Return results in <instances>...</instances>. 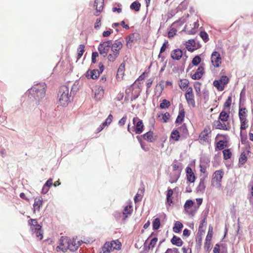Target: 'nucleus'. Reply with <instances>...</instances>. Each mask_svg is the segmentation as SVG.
Masks as SVG:
<instances>
[{
  "label": "nucleus",
  "instance_id": "15",
  "mask_svg": "<svg viewBox=\"0 0 253 253\" xmlns=\"http://www.w3.org/2000/svg\"><path fill=\"white\" fill-rule=\"evenodd\" d=\"M104 89L102 87L99 86L94 91V98L97 100H100L104 95Z\"/></svg>",
  "mask_w": 253,
  "mask_h": 253
},
{
  "label": "nucleus",
  "instance_id": "35",
  "mask_svg": "<svg viewBox=\"0 0 253 253\" xmlns=\"http://www.w3.org/2000/svg\"><path fill=\"white\" fill-rule=\"evenodd\" d=\"M170 105V103L169 101L164 99L160 104V107L161 109L168 108Z\"/></svg>",
  "mask_w": 253,
  "mask_h": 253
},
{
  "label": "nucleus",
  "instance_id": "55",
  "mask_svg": "<svg viewBox=\"0 0 253 253\" xmlns=\"http://www.w3.org/2000/svg\"><path fill=\"white\" fill-rule=\"evenodd\" d=\"M241 141L242 144H245L247 142V136L243 135L242 131L240 132Z\"/></svg>",
  "mask_w": 253,
  "mask_h": 253
},
{
  "label": "nucleus",
  "instance_id": "56",
  "mask_svg": "<svg viewBox=\"0 0 253 253\" xmlns=\"http://www.w3.org/2000/svg\"><path fill=\"white\" fill-rule=\"evenodd\" d=\"M179 176L177 175L171 176L169 181L170 183H172L176 182L178 179Z\"/></svg>",
  "mask_w": 253,
  "mask_h": 253
},
{
  "label": "nucleus",
  "instance_id": "37",
  "mask_svg": "<svg viewBox=\"0 0 253 253\" xmlns=\"http://www.w3.org/2000/svg\"><path fill=\"white\" fill-rule=\"evenodd\" d=\"M84 45L80 44L78 48V56L77 58L80 59L83 55L84 51Z\"/></svg>",
  "mask_w": 253,
  "mask_h": 253
},
{
  "label": "nucleus",
  "instance_id": "9",
  "mask_svg": "<svg viewBox=\"0 0 253 253\" xmlns=\"http://www.w3.org/2000/svg\"><path fill=\"white\" fill-rule=\"evenodd\" d=\"M138 35L137 33H132L126 37V46L131 47V45L129 44L130 43L134 42L137 41Z\"/></svg>",
  "mask_w": 253,
  "mask_h": 253
},
{
  "label": "nucleus",
  "instance_id": "47",
  "mask_svg": "<svg viewBox=\"0 0 253 253\" xmlns=\"http://www.w3.org/2000/svg\"><path fill=\"white\" fill-rule=\"evenodd\" d=\"M201 59L199 56H196L192 60V64L194 66H197L201 62Z\"/></svg>",
  "mask_w": 253,
  "mask_h": 253
},
{
  "label": "nucleus",
  "instance_id": "33",
  "mask_svg": "<svg viewBox=\"0 0 253 253\" xmlns=\"http://www.w3.org/2000/svg\"><path fill=\"white\" fill-rule=\"evenodd\" d=\"M124 71H125V65L123 63H122L120 65V66L118 69L117 77V78H120V77H122V76L124 75Z\"/></svg>",
  "mask_w": 253,
  "mask_h": 253
},
{
  "label": "nucleus",
  "instance_id": "12",
  "mask_svg": "<svg viewBox=\"0 0 253 253\" xmlns=\"http://www.w3.org/2000/svg\"><path fill=\"white\" fill-rule=\"evenodd\" d=\"M210 128H205L204 130L201 132L199 135V142L201 144H203L204 142L207 141V136L208 135Z\"/></svg>",
  "mask_w": 253,
  "mask_h": 253
},
{
  "label": "nucleus",
  "instance_id": "43",
  "mask_svg": "<svg viewBox=\"0 0 253 253\" xmlns=\"http://www.w3.org/2000/svg\"><path fill=\"white\" fill-rule=\"evenodd\" d=\"M200 36L205 42H207L209 40L208 34L205 31L201 32Z\"/></svg>",
  "mask_w": 253,
  "mask_h": 253
},
{
  "label": "nucleus",
  "instance_id": "59",
  "mask_svg": "<svg viewBox=\"0 0 253 253\" xmlns=\"http://www.w3.org/2000/svg\"><path fill=\"white\" fill-rule=\"evenodd\" d=\"M98 56V53L97 52H93L92 53L91 61L93 63L96 62V58Z\"/></svg>",
  "mask_w": 253,
  "mask_h": 253
},
{
  "label": "nucleus",
  "instance_id": "18",
  "mask_svg": "<svg viewBox=\"0 0 253 253\" xmlns=\"http://www.w3.org/2000/svg\"><path fill=\"white\" fill-rule=\"evenodd\" d=\"M123 44L120 41L116 42L112 44L111 50L113 52H118L119 53L120 50L122 48Z\"/></svg>",
  "mask_w": 253,
  "mask_h": 253
},
{
  "label": "nucleus",
  "instance_id": "60",
  "mask_svg": "<svg viewBox=\"0 0 253 253\" xmlns=\"http://www.w3.org/2000/svg\"><path fill=\"white\" fill-rule=\"evenodd\" d=\"M103 248L107 249L110 252L113 249V248L111 246V243H106L104 245Z\"/></svg>",
  "mask_w": 253,
  "mask_h": 253
},
{
  "label": "nucleus",
  "instance_id": "22",
  "mask_svg": "<svg viewBox=\"0 0 253 253\" xmlns=\"http://www.w3.org/2000/svg\"><path fill=\"white\" fill-rule=\"evenodd\" d=\"M171 242L173 245H175L178 247L181 246L183 244V241L179 237L176 236H173L171 240Z\"/></svg>",
  "mask_w": 253,
  "mask_h": 253
},
{
  "label": "nucleus",
  "instance_id": "58",
  "mask_svg": "<svg viewBox=\"0 0 253 253\" xmlns=\"http://www.w3.org/2000/svg\"><path fill=\"white\" fill-rule=\"evenodd\" d=\"M166 253H179L177 248L168 249Z\"/></svg>",
  "mask_w": 253,
  "mask_h": 253
},
{
  "label": "nucleus",
  "instance_id": "1",
  "mask_svg": "<svg viewBox=\"0 0 253 253\" xmlns=\"http://www.w3.org/2000/svg\"><path fill=\"white\" fill-rule=\"evenodd\" d=\"M76 239L77 237L71 240L67 237H61L59 245L57 247V251H62L63 252H66L68 249L72 252L76 251L81 246L80 243H76Z\"/></svg>",
  "mask_w": 253,
  "mask_h": 253
},
{
  "label": "nucleus",
  "instance_id": "42",
  "mask_svg": "<svg viewBox=\"0 0 253 253\" xmlns=\"http://www.w3.org/2000/svg\"><path fill=\"white\" fill-rule=\"evenodd\" d=\"M223 154L224 156V159L225 160H228L230 159L231 157V152L229 149H225L223 151Z\"/></svg>",
  "mask_w": 253,
  "mask_h": 253
},
{
  "label": "nucleus",
  "instance_id": "26",
  "mask_svg": "<svg viewBox=\"0 0 253 253\" xmlns=\"http://www.w3.org/2000/svg\"><path fill=\"white\" fill-rule=\"evenodd\" d=\"M229 117V115L228 113L225 111H222L219 114V119L222 122H226L228 120Z\"/></svg>",
  "mask_w": 253,
  "mask_h": 253
},
{
  "label": "nucleus",
  "instance_id": "27",
  "mask_svg": "<svg viewBox=\"0 0 253 253\" xmlns=\"http://www.w3.org/2000/svg\"><path fill=\"white\" fill-rule=\"evenodd\" d=\"M143 137L145 140L149 142H153L154 140L153 136V132L149 131L143 135Z\"/></svg>",
  "mask_w": 253,
  "mask_h": 253
},
{
  "label": "nucleus",
  "instance_id": "28",
  "mask_svg": "<svg viewBox=\"0 0 253 253\" xmlns=\"http://www.w3.org/2000/svg\"><path fill=\"white\" fill-rule=\"evenodd\" d=\"M168 41H166V42L163 43V45L162 46V47H161V49H160V53H159V55H158V57H159V58H161V59H162L163 61H164V60H165V57L164 56H163V55H162V53L163 52H164L165 51V50H166V48H167V46H168Z\"/></svg>",
  "mask_w": 253,
  "mask_h": 253
},
{
  "label": "nucleus",
  "instance_id": "61",
  "mask_svg": "<svg viewBox=\"0 0 253 253\" xmlns=\"http://www.w3.org/2000/svg\"><path fill=\"white\" fill-rule=\"evenodd\" d=\"M224 141L220 140L217 144V147L219 150H222L224 148Z\"/></svg>",
  "mask_w": 253,
  "mask_h": 253
},
{
  "label": "nucleus",
  "instance_id": "17",
  "mask_svg": "<svg viewBox=\"0 0 253 253\" xmlns=\"http://www.w3.org/2000/svg\"><path fill=\"white\" fill-rule=\"evenodd\" d=\"M180 135L184 138H187L188 135V130L185 124L182 125L178 128V130Z\"/></svg>",
  "mask_w": 253,
  "mask_h": 253
},
{
  "label": "nucleus",
  "instance_id": "25",
  "mask_svg": "<svg viewBox=\"0 0 253 253\" xmlns=\"http://www.w3.org/2000/svg\"><path fill=\"white\" fill-rule=\"evenodd\" d=\"M185 116V111L183 109H181L178 114V115L176 119L175 123H181L184 118Z\"/></svg>",
  "mask_w": 253,
  "mask_h": 253
},
{
  "label": "nucleus",
  "instance_id": "3",
  "mask_svg": "<svg viewBox=\"0 0 253 253\" xmlns=\"http://www.w3.org/2000/svg\"><path fill=\"white\" fill-rule=\"evenodd\" d=\"M59 104L62 106H66L70 102L71 95L69 93V88L66 85L60 87L58 91Z\"/></svg>",
  "mask_w": 253,
  "mask_h": 253
},
{
  "label": "nucleus",
  "instance_id": "4",
  "mask_svg": "<svg viewBox=\"0 0 253 253\" xmlns=\"http://www.w3.org/2000/svg\"><path fill=\"white\" fill-rule=\"evenodd\" d=\"M223 171L222 170H216L212 174L211 180V185L212 187L220 189L221 188V182L223 176Z\"/></svg>",
  "mask_w": 253,
  "mask_h": 253
},
{
  "label": "nucleus",
  "instance_id": "40",
  "mask_svg": "<svg viewBox=\"0 0 253 253\" xmlns=\"http://www.w3.org/2000/svg\"><path fill=\"white\" fill-rule=\"evenodd\" d=\"M119 55V53L118 52H113V53L109 54L108 56V60L110 62H114Z\"/></svg>",
  "mask_w": 253,
  "mask_h": 253
},
{
  "label": "nucleus",
  "instance_id": "23",
  "mask_svg": "<svg viewBox=\"0 0 253 253\" xmlns=\"http://www.w3.org/2000/svg\"><path fill=\"white\" fill-rule=\"evenodd\" d=\"M214 126L217 129L227 130V128L225 123H221L219 121H216L213 123Z\"/></svg>",
  "mask_w": 253,
  "mask_h": 253
},
{
  "label": "nucleus",
  "instance_id": "54",
  "mask_svg": "<svg viewBox=\"0 0 253 253\" xmlns=\"http://www.w3.org/2000/svg\"><path fill=\"white\" fill-rule=\"evenodd\" d=\"M170 117L169 113L166 112V113L162 114V120L164 122L166 123Z\"/></svg>",
  "mask_w": 253,
  "mask_h": 253
},
{
  "label": "nucleus",
  "instance_id": "36",
  "mask_svg": "<svg viewBox=\"0 0 253 253\" xmlns=\"http://www.w3.org/2000/svg\"><path fill=\"white\" fill-rule=\"evenodd\" d=\"M29 224L31 226H36L35 230H39L41 228V226L38 224L37 221L36 219H30L29 220Z\"/></svg>",
  "mask_w": 253,
  "mask_h": 253
},
{
  "label": "nucleus",
  "instance_id": "52",
  "mask_svg": "<svg viewBox=\"0 0 253 253\" xmlns=\"http://www.w3.org/2000/svg\"><path fill=\"white\" fill-rule=\"evenodd\" d=\"M126 119H127L126 115H124L123 116V117L121 120H120V121H119V122H118L119 125L120 126H124L126 122Z\"/></svg>",
  "mask_w": 253,
  "mask_h": 253
},
{
  "label": "nucleus",
  "instance_id": "64",
  "mask_svg": "<svg viewBox=\"0 0 253 253\" xmlns=\"http://www.w3.org/2000/svg\"><path fill=\"white\" fill-rule=\"evenodd\" d=\"M183 253H191V249L189 248L183 247L182 249Z\"/></svg>",
  "mask_w": 253,
  "mask_h": 253
},
{
  "label": "nucleus",
  "instance_id": "51",
  "mask_svg": "<svg viewBox=\"0 0 253 253\" xmlns=\"http://www.w3.org/2000/svg\"><path fill=\"white\" fill-rule=\"evenodd\" d=\"M157 241H158L157 238L155 237V238H153L151 240L150 243L149 245V246H148L149 249H151V248L153 249L155 246Z\"/></svg>",
  "mask_w": 253,
  "mask_h": 253
},
{
  "label": "nucleus",
  "instance_id": "8",
  "mask_svg": "<svg viewBox=\"0 0 253 253\" xmlns=\"http://www.w3.org/2000/svg\"><path fill=\"white\" fill-rule=\"evenodd\" d=\"M204 73V68L201 65L198 68L196 72L192 75L191 78L195 80H199L202 77Z\"/></svg>",
  "mask_w": 253,
  "mask_h": 253
},
{
  "label": "nucleus",
  "instance_id": "14",
  "mask_svg": "<svg viewBox=\"0 0 253 253\" xmlns=\"http://www.w3.org/2000/svg\"><path fill=\"white\" fill-rule=\"evenodd\" d=\"M42 199L41 197H37L35 199L34 207V212H35L36 211H39L40 208L42 206Z\"/></svg>",
  "mask_w": 253,
  "mask_h": 253
},
{
  "label": "nucleus",
  "instance_id": "24",
  "mask_svg": "<svg viewBox=\"0 0 253 253\" xmlns=\"http://www.w3.org/2000/svg\"><path fill=\"white\" fill-rule=\"evenodd\" d=\"M183 224L180 221H177L174 224V226L173 227V231L175 233H179L183 227Z\"/></svg>",
  "mask_w": 253,
  "mask_h": 253
},
{
  "label": "nucleus",
  "instance_id": "48",
  "mask_svg": "<svg viewBox=\"0 0 253 253\" xmlns=\"http://www.w3.org/2000/svg\"><path fill=\"white\" fill-rule=\"evenodd\" d=\"M131 206H126L125 208V209L123 211V214L125 215V217L127 216V214H130L131 213Z\"/></svg>",
  "mask_w": 253,
  "mask_h": 253
},
{
  "label": "nucleus",
  "instance_id": "10",
  "mask_svg": "<svg viewBox=\"0 0 253 253\" xmlns=\"http://www.w3.org/2000/svg\"><path fill=\"white\" fill-rule=\"evenodd\" d=\"M183 52L179 48L173 50L170 54L171 57L174 60H179L182 57Z\"/></svg>",
  "mask_w": 253,
  "mask_h": 253
},
{
  "label": "nucleus",
  "instance_id": "44",
  "mask_svg": "<svg viewBox=\"0 0 253 253\" xmlns=\"http://www.w3.org/2000/svg\"><path fill=\"white\" fill-rule=\"evenodd\" d=\"M193 202L192 200H187L184 206V209L185 211H187L188 209L191 208L193 205Z\"/></svg>",
  "mask_w": 253,
  "mask_h": 253
},
{
  "label": "nucleus",
  "instance_id": "57",
  "mask_svg": "<svg viewBox=\"0 0 253 253\" xmlns=\"http://www.w3.org/2000/svg\"><path fill=\"white\" fill-rule=\"evenodd\" d=\"M142 196L140 194L137 193L134 197V201L135 203L140 201L142 200Z\"/></svg>",
  "mask_w": 253,
  "mask_h": 253
},
{
  "label": "nucleus",
  "instance_id": "30",
  "mask_svg": "<svg viewBox=\"0 0 253 253\" xmlns=\"http://www.w3.org/2000/svg\"><path fill=\"white\" fill-rule=\"evenodd\" d=\"M213 84L219 91H222L224 89V86L220 82L219 80L214 81Z\"/></svg>",
  "mask_w": 253,
  "mask_h": 253
},
{
  "label": "nucleus",
  "instance_id": "2",
  "mask_svg": "<svg viewBox=\"0 0 253 253\" xmlns=\"http://www.w3.org/2000/svg\"><path fill=\"white\" fill-rule=\"evenodd\" d=\"M46 84L42 83L33 86L29 90V93L34 97L36 101V104H39V101L43 98L45 94Z\"/></svg>",
  "mask_w": 253,
  "mask_h": 253
},
{
  "label": "nucleus",
  "instance_id": "53",
  "mask_svg": "<svg viewBox=\"0 0 253 253\" xmlns=\"http://www.w3.org/2000/svg\"><path fill=\"white\" fill-rule=\"evenodd\" d=\"M246 112L247 110L245 108H240L239 112V117H240V114L243 115V118H246Z\"/></svg>",
  "mask_w": 253,
  "mask_h": 253
},
{
  "label": "nucleus",
  "instance_id": "6",
  "mask_svg": "<svg viewBox=\"0 0 253 253\" xmlns=\"http://www.w3.org/2000/svg\"><path fill=\"white\" fill-rule=\"evenodd\" d=\"M111 44V41H108L103 42L102 43H100L98 47V50L99 51L100 54L102 55L103 57H106Z\"/></svg>",
  "mask_w": 253,
  "mask_h": 253
},
{
  "label": "nucleus",
  "instance_id": "34",
  "mask_svg": "<svg viewBox=\"0 0 253 253\" xmlns=\"http://www.w3.org/2000/svg\"><path fill=\"white\" fill-rule=\"evenodd\" d=\"M171 138L175 141H178L180 137V133L178 130H173L171 133Z\"/></svg>",
  "mask_w": 253,
  "mask_h": 253
},
{
  "label": "nucleus",
  "instance_id": "32",
  "mask_svg": "<svg viewBox=\"0 0 253 253\" xmlns=\"http://www.w3.org/2000/svg\"><path fill=\"white\" fill-rule=\"evenodd\" d=\"M111 246L113 250H119L121 247V244L118 240L112 241L111 242Z\"/></svg>",
  "mask_w": 253,
  "mask_h": 253
},
{
  "label": "nucleus",
  "instance_id": "29",
  "mask_svg": "<svg viewBox=\"0 0 253 253\" xmlns=\"http://www.w3.org/2000/svg\"><path fill=\"white\" fill-rule=\"evenodd\" d=\"M189 83L188 80L182 79L180 80L179 83V85L181 89H184L186 87H187V86L189 85Z\"/></svg>",
  "mask_w": 253,
  "mask_h": 253
},
{
  "label": "nucleus",
  "instance_id": "46",
  "mask_svg": "<svg viewBox=\"0 0 253 253\" xmlns=\"http://www.w3.org/2000/svg\"><path fill=\"white\" fill-rule=\"evenodd\" d=\"M219 81L224 86L225 84L228 83L229 79L226 76H222Z\"/></svg>",
  "mask_w": 253,
  "mask_h": 253
},
{
  "label": "nucleus",
  "instance_id": "50",
  "mask_svg": "<svg viewBox=\"0 0 253 253\" xmlns=\"http://www.w3.org/2000/svg\"><path fill=\"white\" fill-rule=\"evenodd\" d=\"M232 102V96H228L227 99L226 100L224 104V107L225 108H229L231 106Z\"/></svg>",
  "mask_w": 253,
  "mask_h": 253
},
{
  "label": "nucleus",
  "instance_id": "31",
  "mask_svg": "<svg viewBox=\"0 0 253 253\" xmlns=\"http://www.w3.org/2000/svg\"><path fill=\"white\" fill-rule=\"evenodd\" d=\"M140 3H139L138 1H135L131 4L130 8V9L134 10L136 11H138L140 9Z\"/></svg>",
  "mask_w": 253,
  "mask_h": 253
},
{
  "label": "nucleus",
  "instance_id": "20",
  "mask_svg": "<svg viewBox=\"0 0 253 253\" xmlns=\"http://www.w3.org/2000/svg\"><path fill=\"white\" fill-rule=\"evenodd\" d=\"M240 121L241 122V131H242L243 130L245 129L248 126V121L246 118H243L241 114H240Z\"/></svg>",
  "mask_w": 253,
  "mask_h": 253
},
{
  "label": "nucleus",
  "instance_id": "19",
  "mask_svg": "<svg viewBox=\"0 0 253 253\" xmlns=\"http://www.w3.org/2000/svg\"><path fill=\"white\" fill-rule=\"evenodd\" d=\"M104 0H95L94 6L97 12H101L103 8Z\"/></svg>",
  "mask_w": 253,
  "mask_h": 253
},
{
  "label": "nucleus",
  "instance_id": "7",
  "mask_svg": "<svg viewBox=\"0 0 253 253\" xmlns=\"http://www.w3.org/2000/svg\"><path fill=\"white\" fill-rule=\"evenodd\" d=\"M221 58L217 51H213L211 55V61L212 65L216 68L219 67L221 64Z\"/></svg>",
  "mask_w": 253,
  "mask_h": 253
},
{
  "label": "nucleus",
  "instance_id": "38",
  "mask_svg": "<svg viewBox=\"0 0 253 253\" xmlns=\"http://www.w3.org/2000/svg\"><path fill=\"white\" fill-rule=\"evenodd\" d=\"M79 82L77 81L74 83V84L72 86L71 93L72 92L73 94H74L79 89Z\"/></svg>",
  "mask_w": 253,
  "mask_h": 253
},
{
  "label": "nucleus",
  "instance_id": "39",
  "mask_svg": "<svg viewBox=\"0 0 253 253\" xmlns=\"http://www.w3.org/2000/svg\"><path fill=\"white\" fill-rule=\"evenodd\" d=\"M207 225V220L206 218L204 217L201 221V222L199 225L198 229V232H204V230L203 229L204 226H206Z\"/></svg>",
  "mask_w": 253,
  "mask_h": 253
},
{
  "label": "nucleus",
  "instance_id": "11",
  "mask_svg": "<svg viewBox=\"0 0 253 253\" xmlns=\"http://www.w3.org/2000/svg\"><path fill=\"white\" fill-rule=\"evenodd\" d=\"M100 72L97 69L88 71L86 73V77L87 79H96L99 76Z\"/></svg>",
  "mask_w": 253,
  "mask_h": 253
},
{
  "label": "nucleus",
  "instance_id": "21",
  "mask_svg": "<svg viewBox=\"0 0 253 253\" xmlns=\"http://www.w3.org/2000/svg\"><path fill=\"white\" fill-rule=\"evenodd\" d=\"M185 96L188 103L191 104L193 106H194L195 102L194 99V94L189 93V92H186Z\"/></svg>",
  "mask_w": 253,
  "mask_h": 253
},
{
  "label": "nucleus",
  "instance_id": "62",
  "mask_svg": "<svg viewBox=\"0 0 253 253\" xmlns=\"http://www.w3.org/2000/svg\"><path fill=\"white\" fill-rule=\"evenodd\" d=\"M112 33H113V30H112V29H110L108 31H104L103 33V36L104 37H108Z\"/></svg>",
  "mask_w": 253,
  "mask_h": 253
},
{
  "label": "nucleus",
  "instance_id": "13",
  "mask_svg": "<svg viewBox=\"0 0 253 253\" xmlns=\"http://www.w3.org/2000/svg\"><path fill=\"white\" fill-rule=\"evenodd\" d=\"M187 179L190 182L193 183L195 180V176L191 168L188 167L186 168Z\"/></svg>",
  "mask_w": 253,
  "mask_h": 253
},
{
  "label": "nucleus",
  "instance_id": "41",
  "mask_svg": "<svg viewBox=\"0 0 253 253\" xmlns=\"http://www.w3.org/2000/svg\"><path fill=\"white\" fill-rule=\"evenodd\" d=\"M160 226V220L159 218H155L153 221V228L154 230H157Z\"/></svg>",
  "mask_w": 253,
  "mask_h": 253
},
{
  "label": "nucleus",
  "instance_id": "5",
  "mask_svg": "<svg viewBox=\"0 0 253 253\" xmlns=\"http://www.w3.org/2000/svg\"><path fill=\"white\" fill-rule=\"evenodd\" d=\"M132 123L134 126L132 127V130L134 131L136 134L141 133L144 129V125L142 121L136 117L133 118Z\"/></svg>",
  "mask_w": 253,
  "mask_h": 253
},
{
  "label": "nucleus",
  "instance_id": "45",
  "mask_svg": "<svg viewBox=\"0 0 253 253\" xmlns=\"http://www.w3.org/2000/svg\"><path fill=\"white\" fill-rule=\"evenodd\" d=\"M247 160V158L246 154L244 153H242L239 158V163L243 165L245 164Z\"/></svg>",
  "mask_w": 253,
  "mask_h": 253
},
{
  "label": "nucleus",
  "instance_id": "49",
  "mask_svg": "<svg viewBox=\"0 0 253 253\" xmlns=\"http://www.w3.org/2000/svg\"><path fill=\"white\" fill-rule=\"evenodd\" d=\"M211 236L210 237V238L209 239H208V238L206 239L204 248L207 250H210L211 248Z\"/></svg>",
  "mask_w": 253,
  "mask_h": 253
},
{
  "label": "nucleus",
  "instance_id": "16",
  "mask_svg": "<svg viewBox=\"0 0 253 253\" xmlns=\"http://www.w3.org/2000/svg\"><path fill=\"white\" fill-rule=\"evenodd\" d=\"M205 189V178L203 177L200 179V183L196 188V191L197 193H204Z\"/></svg>",
  "mask_w": 253,
  "mask_h": 253
},
{
  "label": "nucleus",
  "instance_id": "63",
  "mask_svg": "<svg viewBox=\"0 0 253 253\" xmlns=\"http://www.w3.org/2000/svg\"><path fill=\"white\" fill-rule=\"evenodd\" d=\"M113 118V116L111 114H110L106 119L105 122L107 123L108 125H109L112 122Z\"/></svg>",
  "mask_w": 253,
  "mask_h": 253
}]
</instances>
